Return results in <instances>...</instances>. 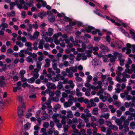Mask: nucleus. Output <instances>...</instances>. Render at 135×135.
Here are the masks:
<instances>
[{
    "instance_id": "f257e3e1",
    "label": "nucleus",
    "mask_w": 135,
    "mask_h": 135,
    "mask_svg": "<svg viewBox=\"0 0 135 135\" xmlns=\"http://www.w3.org/2000/svg\"><path fill=\"white\" fill-rule=\"evenodd\" d=\"M129 121L127 120L124 121L123 123V130L122 131V135L126 134V133L129 131V128L128 126L129 124Z\"/></svg>"
},
{
    "instance_id": "f03ea898",
    "label": "nucleus",
    "mask_w": 135,
    "mask_h": 135,
    "mask_svg": "<svg viewBox=\"0 0 135 135\" xmlns=\"http://www.w3.org/2000/svg\"><path fill=\"white\" fill-rule=\"evenodd\" d=\"M79 40L78 41H76V42L75 41H74V42L73 43V44H74V45L77 46H80V45L79 44H78V43L82 44L83 43H88V40H86V42H85V41H84L83 40H85V38L83 37H82L81 36H80L79 37Z\"/></svg>"
},
{
    "instance_id": "7ed1b4c3",
    "label": "nucleus",
    "mask_w": 135,
    "mask_h": 135,
    "mask_svg": "<svg viewBox=\"0 0 135 135\" xmlns=\"http://www.w3.org/2000/svg\"><path fill=\"white\" fill-rule=\"evenodd\" d=\"M104 94V96L103 94L100 95L99 96L100 99L103 102H105L108 100V98L110 97V95L109 94L105 92Z\"/></svg>"
},
{
    "instance_id": "20e7f679",
    "label": "nucleus",
    "mask_w": 135,
    "mask_h": 135,
    "mask_svg": "<svg viewBox=\"0 0 135 135\" xmlns=\"http://www.w3.org/2000/svg\"><path fill=\"white\" fill-rule=\"evenodd\" d=\"M5 79V78L4 76H0V87L4 88L6 86Z\"/></svg>"
},
{
    "instance_id": "39448f33",
    "label": "nucleus",
    "mask_w": 135,
    "mask_h": 135,
    "mask_svg": "<svg viewBox=\"0 0 135 135\" xmlns=\"http://www.w3.org/2000/svg\"><path fill=\"white\" fill-rule=\"evenodd\" d=\"M71 127L73 128V131L74 133H72L71 135H81L80 132L76 128V126L74 124H72Z\"/></svg>"
},
{
    "instance_id": "423d86ee",
    "label": "nucleus",
    "mask_w": 135,
    "mask_h": 135,
    "mask_svg": "<svg viewBox=\"0 0 135 135\" xmlns=\"http://www.w3.org/2000/svg\"><path fill=\"white\" fill-rule=\"evenodd\" d=\"M117 125L119 126V128L120 130H122L123 128V125H122L123 121L120 119L117 118L115 121Z\"/></svg>"
},
{
    "instance_id": "0eeeda50",
    "label": "nucleus",
    "mask_w": 135,
    "mask_h": 135,
    "mask_svg": "<svg viewBox=\"0 0 135 135\" xmlns=\"http://www.w3.org/2000/svg\"><path fill=\"white\" fill-rule=\"evenodd\" d=\"M98 107L103 112L106 111L107 109V107L106 105L104 103H100L99 104Z\"/></svg>"
},
{
    "instance_id": "6e6552de",
    "label": "nucleus",
    "mask_w": 135,
    "mask_h": 135,
    "mask_svg": "<svg viewBox=\"0 0 135 135\" xmlns=\"http://www.w3.org/2000/svg\"><path fill=\"white\" fill-rule=\"evenodd\" d=\"M46 86L49 89H55L56 88V86L54 83L50 82H47L46 84Z\"/></svg>"
},
{
    "instance_id": "1a4fd4ad",
    "label": "nucleus",
    "mask_w": 135,
    "mask_h": 135,
    "mask_svg": "<svg viewBox=\"0 0 135 135\" xmlns=\"http://www.w3.org/2000/svg\"><path fill=\"white\" fill-rule=\"evenodd\" d=\"M59 116V114H54L52 117L54 121L56 124L59 123L60 122V120L57 118Z\"/></svg>"
},
{
    "instance_id": "9d476101",
    "label": "nucleus",
    "mask_w": 135,
    "mask_h": 135,
    "mask_svg": "<svg viewBox=\"0 0 135 135\" xmlns=\"http://www.w3.org/2000/svg\"><path fill=\"white\" fill-rule=\"evenodd\" d=\"M39 32L37 31H35L33 36H31L30 38L31 40H33L34 39H37L38 38V36H39Z\"/></svg>"
},
{
    "instance_id": "9b49d317",
    "label": "nucleus",
    "mask_w": 135,
    "mask_h": 135,
    "mask_svg": "<svg viewBox=\"0 0 135 135\" xmlns=\"http://www.w3.org/2000/svg\"><path fill=\"white\" fill-rule=\"evenodd\" d=\"M108 56L109 58V60L111 63H114L115 62L117 58L113 56L112 54H109L108 55Z\"/></svg>"
},
{
    "instance_id": "f8f14e48",
    "label": "nucleus",
    "mask_w": 135,
    "mask_h": 135,
    "mask_svg": "<svg viewBox=\"0 0 135 135\" xmlns=\"http://www.w3.org/2000/svg\"><path fill=\"white\" fill-rule=\"evenodd\" d=\"M51 13L49 11V12ZM48 17V19L49 21L51 22H53L55 20V16L52 14L50 13L49 14Z\"/></svg>"
},
{
    "instance_id": "ddd939ff",
    "label": "nucleus",
    "mask_w": 135,
    "mask_h": 135,
    "mask_svg": "<svg viewBox=\"0 0 135 135\" xmlns=\"http://www.w3.org/2000/svg\"><path fill=\"white\" fill-rule=\"evenodd\" d=\"M42 65V62L39 61H37L36 64V68L34 70L36 71H39L40 70L41 67V66Z\"/></svg>"
},
{
    "instance_id": "4468645a",
    "label": "nucleus",
    "mask_w": 135,
    "mask_h": 135,
    "mask_svg": "<svg viewBox=\"0 0 135 135\" xmlns=\"http://www.w3.org/2000/svg\"><path fill=\"white\" fill-rule=\"evenodd\" d=\"M81 118L83 119L84 122L85 123H87L89 122L88 117L86 116V115L84 113H82L80 116Z\"/></svg>"
},
{
    "instance_id": "2eb2a0df",
    "label": "nucleus",
    "mask_w": 135,
    "mask_h": 135,
    "mask_svg": "<svg viewBox=\"0 0 135 135\" xmlns=\"http://www.w3.org/2000/svg\"><path fill=\"white\" fill-rule=\"evenodd\" d=\"M116 80L120 83H122L123 82H125L127 80L125 78L123 77L122 79H121L120 77L119 76L116 77Z\"/></svg>"
},
{
    "instance_id": "dca6fc26",
    "label": "nucleus",
    "mask_w": 135,
    "mask_h": 135,
    "mask_svg": "<svg viewBox=\"0 0 135 135\" xmlns=\"http://www.w3.org/2000/svg\"><path fill=\"white\" fill-rule=\"evenodd\" d=\"M93 45L91 44L88 45L87 47V48L89 50H87L86 51V53L88 54V53H91L93 52Z\"/></svg>"
},
{
    "instance_id": "f3484780",
    "label": "nucleus",
    "mask_w": 135,
    "mask_h": 135,
    "mask_svg": "<svg viewBox=\"0 0 135 135\" xmlns=\"http://www.w3.org/2000/svg\"><path fill=\"white\" fill-rule=\"evenodd\" d=\"M100 47L101 49L104 52H108L109 51L108 47L103 44H101L100 45Z\"/></svg>"
},
{
    "instance_id": "a211bd4d",
    "label": "nucleus",
    "mask_w": 135,
    "mask_h": 135,
    "mask_svg": "<svg viewBox=\"0 0 135 135\" xmlns=\"http://www.w3.org/2000/svg\"><path fill=\"white\" fill-rule=\"evenodd\" d=\"M21 106L19 107L18 108V114L19 117H21L23 115V110L21 109Z\"/></svg>"
},
{
    "instance_id": "6ab92c4d",
    "label": "nucleus",
    "mask_w": 135,
    "mask_h": 135,
    "mask_svg": "<svg viewBox=\"0 0 135 135\" xmlns=\"http://www.w3.org/2000/svg\"><path fill=\"white\" fill-rule=\"evenodd\" d=\"M127 46L126 47V50L127 51L126 52V54H130L131 52V50L130 48L131 47V45L130 44L128 43L127 44Z\"/></svg>"
},
{
    "instance_id": "aec40b11",
    "label": "nucleus",
    "mask_w": 135,
    "mask_h": 135,
    "mask_svg": "<svg viewBox=\"0 0 135 135\" xmlns=\"http://www.w3.org/2000/svg\"><path fill=\"white\" fill-rule=\"evenodd\" d=\"M69 99L68 100V102H69L71 104L73 105V102L74 99H75L78 98H74L73 96L71 95H69Z\"/></svg>"
},
{
    "instance_id": "412c9836",
    "label": "nucleus",
    "mask_w": 135,
    "mask_h": 135,
    "mask_svg": "<svg viewBox=\"0 0 135 135\" xmlns=\"http://www.w3.org/2000/svg\"><path fill=\"white\" fill-rule=\"evenodd\" d=\"M45 42L44 40L43 39H41L40 41L38 44V48L40 49H42L43 48V45L44 44Z\"/></svg>"
},
{
    "instance_id": "4be33fe9",
    "label": "nucleus",
    "mask_w": 135,
    "mask_h": 135,
    "mask_svg": "<svg viewBox=\"0 0 135 135\" xmlns=\"http://www.w3.org/2000/svg\"><path fill=\"white\" fill-rule=\"evenodd\" d=\"M45 64L44 66L45 68L49 67L50 65V59H45Z\"/></svg>"
},
{
    "instance_id": "5701e85b",
    "label": "nucleus",
    "mask_w": 135,
    "mask_h": 135,
    "mask_svg": "<svg viewBox=\"0 0 135 135\" xmlns=\"http://www.w3.org/2000/svg\"><path fill=\"white\" fill-rule=\"evenodd\" d=\"M92 114L94 115H97L98 113V108H94L92 111Z\"/></svg>"
},
{
    "instance_id": "b1692460",
    "label": "nucleus",
    "mask_w": 135,
    "mask_h": 135,
    "mask_svg": "<svg viewBox=\"0 0 135 135\" xmlns=\"http://www.w3.org/2000/svg\"><path fill=\"white\" fill-rule=\"evenodd\" d=\"M46 30H41V31L42 32L41 35L43 38L47 36L48 35L47 32H46Z\"/></svg>"
},
{
    "instance_id": "393cba45",
    "label": "nucleus",
    "mask_w": 135,
    "mask_h": 135,
    "mask_svg": "<svg viewBox=\"0 0 135 135\" xmlns=\"http://www.w3.org/2000/svg\"><path fill=\"white\" fill-rule=\"evenodd\" d=\"M49 14V11H48L47 12H43L41 13L38 15L39 17H40L41 18H43V16L47 15Z\"/></svg>"
},
{
    "instance_id": "a878e982",
    "label": "nucleus",
    "mask_w": 135,
    "mask_h": 135,
    "mask_svg": "<svg viewBox=\"0 0 135 135\" xmlns=\"http://www.w3.org/2000/svg\"><path fill=\"white\" fill-rule=\"evenodd\" d=\"M112 78L110 77H109L107 78V80L109 82V83L110 85H113L114 84V82L112 81Z\"/></svg>"
},
{
    "instance_id": "bb28decb",
    "label": "nucleus",
    "mask_w": 135,
    "mask_h": 135,
    "mask_svg": "<svg viewBox=\"0 0 135 135\" xmlns=\"http://www.w3.org/2000/svg\"><path fill=\"white\" fill-rule=\"evenodd\" d=\"M34 71L35 73L33 74V77H32L36 79L39 76V74L38 73V72L39 71H36L35 70H34Z\"/></svg>"
},
{
    "instance_id": "cd10ccee",
    "label": "nucleus",
    "mask_w": 135,
    "mask_h": 135,
    "mask_svg": "<svg viewBox=\"0 0 135 135\" xmlns=\"http://www.w3.org/2000/svg\"><path fill=\"white\" fill-rule=\"evenodd\" d=\"M67 116L68 118H72L73 117V115L72 111L71 110L68 111L67 112Z\"/></svg>"
},
{
    "instance_id": "c85d7f7f",
    "label": "nucleus",
    "mask_w": 135,
    "mask_h": 135,
    "mask_svg": "<svg viewBox=\"0 0 135 135\" xmlns=\"http://www.w3.org/2000/svg\"><path fill=\"white\" fill-rule=\"evenodd\" d=\"M108 107L110 110V111L112 113H114L115 112L116 109L114 108L113 105H109Z\"/></svg>"
},
{
    "instance_id": "c756f323",
    "label": "nucleus",
    "mask_w": 135,
    "mask_h": 135,
    "mask_svg": "<svg viewBox=\"0 0 135 135\" xmlns=\"http://www.w3.org/2000/svg\"><path fill=\"white\" fill-rule=\"evenodd\" d=\"M122 57H120L118 58V60L119 61L120 65L121 66H123L124 64L125 60L123 58H122Z\"/></svg>"
},
{
    "instance_id": "7c9ffc66",
    "label": "nucleus",
    "mask_w": 135,
    "mask_h": 135,
    "mask_svg": "<svg viewBox=\"0 0 135 135\" xmlns=\"http://www.w3.org/2000/svg\"><path fill=\"white\" fill-rule=\"evenodd\" d=\"M113 56H115L116 58L117 57L119 58L122 57V55L121 53H119L118 52H113Z\"/></svg>"
},
{
    "instance_id": "2f4dec72",
    "label": "nucleus",
    "mask_w": 135,
    "mask_h": 135,
    "mask_svg": "<svg viewBox=\"0 0 135 135\" xmlns=\"http://www.w3.org/2000/svg\"><path fill=\"white\" fill-rule=\"evenodd\" d=\"M76 95L78 97H81L82 96L83 93L80 91V90L78 88H77L76 89Z\"/></svg>"
},
{
    "instance_id": "473e14b6",
    "label": "nucleus",
    "mask_w": 135,
    "mask_h": 135,
    "mask_svg": "<svg viewBox=\"0 0 135 135\" xmlns=\"http://www.w3.org/2000/svg\"><path fill=\"white\" fill-rule=\"evenodd\" d=\"M53 30L51 28H49L48 29V31L47 32L48 36H51L53 34Z\"/></svg>"
},
{
    "instance_id": "72a5a7b5",
    "label": "nucleus",
    "mask_w": 135,
    "mask_h": 135,
    "mask_svg": "<svg viewBox=\"0 0 135 135\" xmlns=\"http://www.w3.org/2000/svg\"><path fill=\"white\" fill-rule=\"evenodd\" d=\"M62 35V33L61 32H59L57 33L54 35L53 36V38L54 39H57L59 36H61Z\"/></svg>"
},
{
    "instance_id": "f704fd0d",
    "label": "nucleus",
    "mask_w": 135,
    "mask_h": 135,
    "mask_svg": "<svg viewBox=\"0 0 135 135\" xmlns=\"http://www.w3.org/2000/svg\"><path fill=\"white\" fill-rule=\"evenodd\" d=\"M28 27L26 28V30L28 32H30L32 31V25L28 23Z\"/></svg>"
},
{
    "instance_id": "c9c22d12",
    "label": "nucleus",
    "mask_w": 135,
    "mask_h": 135,
    "mask_svg": "<svg viewBox=\"0 0 135 135\" xmlns=\"http://www.w3.org/2000/svg\"><path fill=\"white\" fill-rule=\"evenodd\" d=\"M88 117H90L91 121L93 122L97 121L96 118L94 116H91V114H89V116Z\"/></svg>"
},
{
    "instance_id": "e433bc0d",
    "label": "nucleus",
    "mask_w": 135,
    "mask_h": 135,
    "mask_svg": "<svg viewBox=\"0 0 135 135\" xmlns=\"http://www.w3.org/2000/svg\"><path fill=\"white\" fill-rule=\"evenodd\" d=\"M46 42H53V40L51 37H47V36L44 38Z\"/></svg>"
},
{
    "instance_id": "4c0bfd02",
    "label": "nucleus",
    "mask_w": 135,
    "mask_h": 135,
    "mask_svg": "<svg viewBox=\"0 0 135 135\" xmlns=\"http://www.w3.org/2000/svg\"><path fill=\"white\" fill-rule=\"evenodd\" d=\"M41 132L42 133V135H47V134L46 132V129L45 128H42L41 130Z\"/></svg>"
},
{
    "instance_id": "58836bf2",
    "label": "nucleus",
    "mask_w": 135,
    "mask_h": 135,
    "mask_svg": "<svg viewBox=\"0 0 135 135\" xmlns=\"http://www.w3.org/2000/svg\"><path fill=\"white\" fill-rule=\"evenodd\" d=\"M130 128L131 129H134L135 127V122L134 121L131 122L130 124Z\"/></svg>"
},
{
    "instance_id": "ea45409f",
    "label": "nucleus",
    "mask_w": 135,
    "mask_h": 135,
    "mask_svg": "<svg viewBox=\"0 0 135 135\" xmlns=\"http://www.w3.org/2000/svg\"><path fill=\"white\" fill-rule=\"evenodd\" d=\"M113 104L118 108L121 106V103L118 101L113 102Z\"/></svg>"
},
{
    "instance_id": "a19ab883",
    "label": "nucleus",
    "mask_w": 135,
    "mask_h": 135,
    "mask_svg": "<svg viewBox=\"0 0 135 135\" xmlns=\"http://www.w3.org/2000/svg\"><path fill=\"white\" fill-rule=\"evenodd\" d=\"M47 24L44 22L42 23L40 26V27L41 29V30H45V27L46 26Z\"/></svg>"
},
{
    "instance_id": "79ce46f5",
    "label": "nucleus",
    "mask_w": 135,
    "mask_h": 135,
    "mask_svg": "<svg viewBox=\"0 0 135 135\" xmlns=\"http://www.w3.org/2000/svg\"><path fill=\"white\" fill-rule=\"evenodd\" d=\"M25 52V50H22L20 51V53L19 54V56L21 57H25V55L24 54Z\"/></svg>"
},
{
    "instance_id": "37998d69",
    "label": "nucleus",
    "mask_w": 135,
    "mask_h": 135,
    "mask_svg": "<svg viewBox=\"0 0 135 135\" xmlns=\"http://www.w3.org/2000/svg\"><path fill=\"white\" fill-rule=\"evenodd\" d=\"M94 29V28L93 27L89 26L86 28V31L88 32H90L92 30Z\"/></svg>"
},
{
    "instance_id": "c03bdc74",
    "label": "nucleus",
    "mask_w": 135,
    "mask_h": 135,
    "mask_svg": "<svg viewBox=\"0 0 135 135\" xmlns=\"http://www.w3.org/2000/svg\"><path fill=\"white\" fill-rule=\"evenodd\" d=\"M68 83L69 84H70V87L72 88H73L74 86V85L73 83V81L70 80L68 81Z\"/></svg>"
},
{
    "instance_id": "a18cd8bd",
    "label": "nucleus",
    "mask_w": 135,
    "mask_h": 135,
    "mask_svg": "<svg viewBox=\"0 0 135 135\" xmlns=\"http://www.w3.org/2000/svg\"><path fill=\"white\" fill-rule=\"evenodd\" d=\"M22 86L24 87L25 88L26 87H27L28 88H33V86H32V87H31L30 85L28 84L27 83H25L22 84Z\"/></svg>"
},
{
    "instance_id": "49530a36",
    "label": "nucleus",
    "mask_w": 135,
    "mask_h": 135,
    "mask_svg": "<svg viewBox=\"0 0 135 135\" xmlns=\"http://www.w3.org/2000/svg\"><path fill=\"white\" fill-rule=\"evenodd\" d=\"M64 105L65 108H67L68 107H69L72 105V104H71L70 103L68 102H65L64 104Z\"/></svg>"
},
{
    "instance_id": "de8ad7c7",
    "label": "nucleus",
    "mask_w": 135,
    "mask_h": 135,
    "mask_svg": "<svg viewBox=\"0 0 135 135\" xmlns=\"http://www.w3.org/2000/svg\"><path fill=\"white\" fill-rule=\"evenodd\" d=\"M82 54H81L78 53L77 55L76 58V60L77 61H79L81 59Z\"/></svg>"
},
{
    "instance_id": "09e8293b",
    "label": "nucleus",
    "mask_w": 135,
    "mask_h": 135,
    "mask_svg": "<svg viewBox=\"0 0 135 135\" xmlns=\"http://www.w3.org/2000/svg\"><path fill=\"white\" fill-rule=\"evenodd\" d=\"M62 83L61 81L59 82L58 85L57 86V88L59 89H61L63 87V86L62 85Z\"/></svg>"
},
{
    "instance_id": "8fccbe9b",
    "label": "nucleus",
    "mask_w": 135,
    "mask_h": 135,
    "mask_svg": "<svg viewBox=\"0 0 135 135\" xmlns=\"http://www.w3.org/2000/svg\"><path fill=\"white\" fill-rule=\"evenodd\" d=\"M70 69L72 71L75 73L77 71V67L76 66H74L73 67H70Z\"/></svg>"
},
{
    "instance_id": "3c124183",
    "label": "nucleus",
    "mask_w": 135,
    "mask_h": 135,
    "mask_svg": "<svg viewBox=\"0 0 135 135\" xmlns=\"http://www.w3.org/2000/svg\"><path fill=\"white\" fill-rule=\"evenodd\" d=\"M122 75L123 77L125 78L126 77L127 78H129L130 77V75L127 74V72H126L125 71L122 73Z\"/></svg>"
},
{
    "instance_id": "603ef678",
    "label": "nucleus",
    "mask_w": 135,
    "mask_h": 135,
    "mask_svg": "<svg viewBox=\"0 0 135 135\" xmlns=\"http://www.w3.org/2000/svg\"><path fill=\"white\" fill-rule=\"evenodd\" d=\"M35 79L34 78L32 77L29 79H27V81L29 83H32L34 82Z\"/></svg>"
},
{
    "instance_id": "864d4df0",
    "label": "nucleus",
    "mask_w": 135,
    "mask_h": 135,
    "mask_svg": "<svg viewBox=\"0 0 135 135\" xmlns=\"http://www.w3.org/2000/svg\"><path fill=\"white\" fill-rule=\"evenodd\" d=\"M15 3L16 5H17L18 7V8H19L20 9H22V8L23 7L22 5V4H19L18 3V1H15Z\"/></svg>"
},
{
    "instance_id": "5fc2aeb1",
    "label": "nucleus",
    "mask_w": 135,
    "mask_h": 135,
    "mask_svg": "<svg viewBox=\"0 0 135 135\" xmlns=\"http://www.w3.org/2000/svg\"><path fill=\"white\" fill-rule=\"evenodd\" d=\"M68 58L70 60H74L75 57L74 55L72 54H70L68 55Z\"/></svg>"
},
{
    "instance_id": "6e6d98bb",
    "label": "nucleus",
    "mask_w": 135,
    "mask_h": 135,
    "mask_svg": "<svg viewBox=\"0 0 135 135\" xmlns=\"http://www.w3.org/2000/svg\"><path fill=\"white\" fill-rule=\"evenodd\" d=\"M117 116L118 117H120L122 114V112L121 110H118L116 111Z\"/></svg>"
},
{
    "instance_id": "4d7b16f0",
    "label": "nucleus",
    "mask_w": 135,
    "mask_h": 135,
    "mask_svg": "<svg viewBox=\"0 0 135 135\" xmlns=\"http://www.w3.org/2000/svg\"><path fill=\"white\" fill-rule=\"evenodd\" d=\"M26 61L28 62H31V63H33V62L32 59L29 56L28 57L26 58Z\"/></svg>"
},
{
    "instance_id": "13d9d810",
    "label": "nucleus",
    "mask_w": 135,
    "mask_h": 135,
    "mask_svg": "<svg viewBox=\"0 0 135 135\" xmlns=\"http://www.w3.org/2000/svg\"><path fill=\"white\" fill-rule=\"evenodd\" d=\"M104 92V89H100L99 91L97 93V95L99 96L101 94H102Z\"/></svg>"
},
{
    "instance_id": "bf43d9fd",
    "label": "nucleus",
    "mask_w": 135,
    "mask_h": 135,
    "mask_svg": "<svg viewBox=\"0 0 135 135\" xmlns=\"http://www.w3.org/2000/svg\"><path fill=\"white\" fill-rule=\"evenodd\" d=\"M37 1L39 2H40L41 3L42 6L43 7H45L46 5V2L43 1V0H37Z\"/></svg>"
},
{
    "instance_id": "052dcab7",
    "label": "nucleus",
    "mask_w": 135,
    "mask_h": 135,
    "mask_svg": "<svg viewBox=\"0 0 135 135\" xmlns=\"http://www.w3.org/2000/svg\"><path fill=\"white\" fill-rule=\"evenodd\" d=\"M64 131L65 132L67 133L68 131V129L69 128L68 125H65L63 126Z\"/></svg>"
},
{
    "instance_id": "680f3d73",
    "label": "nucleus",
    "mask_w": 135,
    "mask_h": 135,
    "mask_svg": "<svg viewBox=\"0 0 135 135\" xmlns=\"http://www.w3.org/2000/svg\"><path fill=\"white\" fill-rule=\"evenodd\" d=\"M21 83L20 81H19L17 83V87L18 90H20L21 89Z\"/></svg>"
},
{
    "instance_id": "e2e57ef3",
    "label": "nucleus",
    "mask_w": 135,
    "mask_h": 135,
    "mask_svg": "<svg viewBox=\"0 0 135 135\" xmlns=\"http://www.w3.org/2000/svg\"><path fill=\"white\" fill-rule=\"evenodd\" d=\"M37 42H35L33 43V49L34 50H38V48L37 46Z\"/></svg>"
},
{
    "instance_id": "0e129e2a",
    "label": "nucleus",
    "mask_w": 135,
    "mask_h": 135,
    "mask_svg": "<svg viewBox=\"0 0 135 135\" xmlns=\"http://www.w3.org/2000/svg\"><path fill=\"white\" fill-rule=\"evenodd\" d=\"M6 47L5 45H3L1 49V51L2 52H5L6 51Z\"/></svg>"
},
{
    "instance_id": "69168bd1",
    "label": "nucleus",
    "mask_w": 135,
    "mask_h": 135,
    "mask_svg": "<svg viewBox=\"0 0 135 135\" xmlns=\"http://www.w3.org/2000/svg\"><path fill=\"white\" fill-rule=\"evenodd\" d=\"M110 128L113 129L115 131H116L118 129V128L117 126H116L113 124H112L110 127Z\"/></svg>"
},
{
    "instance_id": "338daca9",
    "label": "nucleus",
    "mask_w": 135,
    "mask_h": 135,
    "mask_svg": "<svg viewBox=\"0 0 135 135\" xmlns=\"http://www.w3.org/2000/svg\"><path fill=\"white\" fill-rule=\"evenodd\" d=\"M98 122L99 124V125L100 126H102L104 123V121L103 119H100L98 120Z\"/></svg>"
},
{
    "instance_id": "774afa93",
    "label": "nucleus",
    "mask_w": 135,
    "mask_h": 135,
    "mask_svg": "<svg viewBox=\"0 0 135 135\" xmlns=\"http://www.w3.org/2000/svg\"><path fill=\"white\" fill-rule=\"evenodd\" d=\"M68 58V55L66 54L63 55L62 56V61L66 60Z\"/></svg>"
}]
</instances>
